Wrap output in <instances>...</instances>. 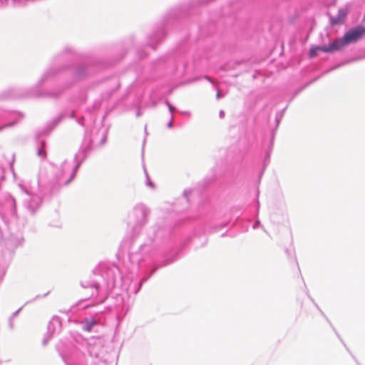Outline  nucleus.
<instances>
[{
	"mask_svg": "<svg viewBox=\"0 0 365 365\" xmlns=\"http://www.w3.org/2000/svg\"><path fill=\"white\" fill-rule=\"evenodd\" d=\"M365 32L363 27H356L349 30L342 38L334 40L337 50H339L345 46L356 42L361 38Z\"/></svg>",
	"mask_w": 365,
	"mask_h": 365,
	"instance_id": "obj_1",
	"label": "nucleus"
},
{
	"mask_svg": "<svg viewBox=\"0 0 365 365\" xmlns=\"http://www.w3.org/2000/svg\"><path fill=\"white\" fill-rule=\"evenodd\" d=\"M337 50L336 46L335 44L334 41L331 43H329L328 45L323 46H313L310 48L309 56V58H312L318 56L319 52H324V53H332Z\"/></svg>",
	"mask_w": 365,
	"mask_h": 365,
	"instance_id": "obj_2",
	"label": "nucleus"
},
{
	"mask_svg": "<svg viewBox=\"0 0 365 365\" xmlns=\"http://www.w3.org/2000/svg\"><path fill=\"white\" fill-rule=\"evenodd\" d=\"M348 11L346 8L341 9L339 11L336 16L331 17V22L332 24H339L344 21Z\"/></svg>",
	"mask_w": 365,
	"mask_h": 365,
	"instance_id": "obj_3",
	"label": "nucleus"
},
{
	"mask_svg": "<svg viewBox=\"0 0 365 365\" xmlns=\"http://www.w3.org/2000/svg\"><path fill=\"white\" fill-rule=\"evenodd\" d=\"M96 323H97V322H96V320H94V319L91 320V322H88L86 324V325H85L84 329H85L86 331H88V332H89V331H91V329H92V328H93V327L94 325H96Z\"/></svg>",
	"mask_w": 365,
	"mask_h": 365,
	"instance_id": "obj_4",
	"label": "nucleus"
},
{
	"mask_svg": "<svg viewBox=\"0 0 365 365\" xmlns=\"http://www.w3.org/2000/svg\"><path fill=\"white\" fill-rule=\"evenodd\" d=\"M38 155H41V156H43V157H46V153L45 150H41L38 151Z\"/></svg>",
	"mask_w": 365,
	"mask_h": 365,
	"instance_id": "obj_5",
	"label": "nucleus"
},
{
	"mask_svg": "<svg viewBox=\"0 0 365 365\" xmlns=\"http://www.w3.org/2000/svg\"><path fill=\"white\" fill-rule=\"evenodd\" d=\"M217 98H220V91H218V92H217Z\"/></svg>",
	"mask_w": 365,
	"mask_h": 365,
	"instance_id": "obj_6",
	"label": "nucleus"
}]
</instances>
